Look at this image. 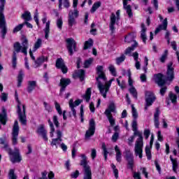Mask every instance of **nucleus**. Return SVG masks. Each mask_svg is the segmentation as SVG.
<instances>
[{"label": "nucleus", "instance_id": "obj_2", "mask_svg": "<svg viewBox=\"0 0 179 179\" xmlns=\"http://www.w3.org/2000/svg\"><path fill=\"white\" fill-rule=\"evenodd\" d=\"M22 44L19 42H15L13 44L14 51L13 53V68L15 69L16 68V65L17 64V57L16 54H19V52H22L24 55H27V49L29 48V40L26 36H22Z\"/></svg>", "mask_w": 179, "mask_h": 179}, {"label": "nucleus", "instance_id": "obj_56", "mask_svg": "<svg viewBox=\"0 0 179 179\" xmlns=\"http://www.w3.org/2000/svg\"><path fill=\"white\" fill-rule=\"evenodd\" d=\"M0 145H2L3 146L9 145L8 141L6 140V137L0 138Z\"/></svg>", "mask_w": 179, "mask_h": 179}, {"label": "nucleus", "instance_id": "obj_39", "mask_svg": "<svg viewBox=\"0 0 179 179\" xmlns=\"http://www.w3.org/2000/svg\"><path fill=\"white\" fill-rule=\"evenodd\" d=\"M43 43V41H41V38H38L36 42L34 44L33 52H35V51H37L40 47H41V44Z\"/></svg>", "mask_w": 179, "mask_h": 179}, {"label": "nucleus", "instance_id": "obj_62", "mask_svg": "<svg viewBox=\"0 0 179 179\" xmlns=\"http://www.w3.org/2000/svg\"><path fill=\"white\" fill-rule=\"evenodd\" d=\"M71 177V178H78L79 177V171L76 170L75 172H73Z\"/></svg>", "mask_w": 179, "mask_h": 179}, {"label": "nucleus", "instance_id": "obj_63", "mask_svg": "<svg viewBox=\"0 0 179 179\" xmlns=\"http://www.w3.org/2000/svg\"><path fill=\"white\" fill-rule=\"evenodd\" d=\"M134 179H141L140 172H134L133 176Z\"/></svg>", "mask_w": 179, "mask_h": 179}, {"label": "nucleus", "instance_id": "obj_52", "mask_svg": "<svg viewBox=\"0 0 179 179\" xmlns=\"http://www.w3.org/2000/svg\"><path fill=\"white\" fill-rule=\"evenodd\" d=\"M125 61V55H122L120 57L116 58V64L117 65H120L122 62H124Z\"/></svg>", "mask_w": 179, "mask_h": 179}, {"label": "nucleus", "instance_id": "obj_3", "mask_svg": "<svg viewBox=\"0 0 179 179\" xmlns=\"http://www.w3.org/2000/svg\"><path fill=\"white\" fill-rule=\"evenodd\" d=\"M15 100L17 102V113L18 114V117L20 122L22 125H26L27 124V120H26V106L22 105V102L19 100L17 96V92H15Z\"/></svg>", "mask_w": 179, "mask_h": 179}, {"label": "nucleus", "instance_id": "obj_9", "mask_svg": "<svg viewBox=\"0 0 179 179\" xmlns=\"http://www.w3.org/2000/svg\"><path fill=\"white\" fill-rule=\"evenodd\" d=\"M116 16H115V13H112L110 15V21L109 23V29H110L111 33H114L115 31V23H116L117 20H120V10H117L116 11Z\"/></svg>", "mask_w": 179, "mask_h": 179}, {"label": "nucleus", "instance_id": "obj_12", "mask_svg": "<svg viewBox=\"0 0 179 179\" xmlns=\"http://www.w3.org/2000/svg\"><path fill=\"white\" fill-rule=\"evenodd\" d=\"M17 136H19V123L15 120L13 126L12 142L13 145H17Z\"/></svg>", "mask_w": 179, "mask_h": 179}, {"label": "nucleus", "instance_id": "obj_48", "mask_svg": "<svg viewBox=\"0 0 179 179\" xmlns=\"http://www.w3.org/2000/svg\"><path fill=\"white\" fill-rule=\"evenodd\" d=\"M110 124V127H114L115 125V119H114V117H113V115H106Z\"/></svg>", "mask_w": 179, "mask_h": 179}, {"label": "nucleus", "instance_id": "obj_58", "mask_svg": "<svg viewBox=\"0 0 179 179\" xmlns=\"http://www.w3.org/2000/svg\"><path fill=\"white\" fill-rule=\"evenodd\" d=\"M92 62H93V59H89L86 60L84 63V68H89V66L92 65Z\"/></svg>", "mask_w": 179, "mask_h": 179}, {"label": "nucleus", "instance_id": "obj_5", "mask_svg": "<svg viewBox=\"0 0 179 179\" xmlns=\"http://www.w3.org/2000/svg\"><path fill=\"white\" fill-rule=\"evenodd\" d=\"M2 149H4V150L8 153L10 160L12 162V163H20V162H22V156H20L19 149L15 148L14 152H12V149L9 147V144L3 146Z\"/></svg>", "mask_w": 179, "mask_h": 179}, {"label": "nucleus", "instance_id": "obj_18", "mask_svg": "<svg viewBox=\"0 0 179 179\" xmlns=\"http://www.w3.org/2000/svg\"><path fill=\"white\" fill-rule=\"evenodd\" d=\"M164 78V76L162 73H157L154 75V80L158 86L162 87V86H164L166 85V80L163 79Z\"/></svg>", "mask_w": 179, "mask_h": 179}, {"label": "nucleus", "instance_id": "obj_40", "mask_svg": "<svg viewBox=\"0 0 179 179\" xmlns=\"http://www.w3.org/2000/svg\"><path fill=\"white\" fill-rule=\"evenodd\" d=\"M134 38H135V35L134 34H129L124 38L125 43H132L134 41Z\"/></svg>", "mask_w": 179, "mask_h": 179}, {"label": "nucleus", "instance_id": "obj_35", "mask_svg": "<svg viewBox=\"0 0 179 179\" xmlns=\"http://www.w3.org/2000/svg\"><path fill=\"white\" fill-rule=\"evenodd\" d=\"M22 18L25 20V22H29V20H31V14L29 11H25L22 15Z\"/></svg>", "mask_w": 179, "mask_h": 179}, {"label": "nucleus", "instance_id": "obj_41", "mask_svg": "<svg viewBox=\"0 0 179 179\" xmlns=\"http://www.w3.org/2000/svg\"><path fill=\"white\" fill-rule=\"evenodd\" d=\"M167 57H169V50H166L164 52V54L159 58L160 62L164 64L166 62V59H167Z\"/></svg>", "mask_w": 179, "mask_h": 179}, {"label": "nucleus", "instance_id": "obj_8", "mask_svg": "<svg viewBox=\"0 0 179 179\" xmlns=\"http://www.w3.org/2000/svg\"><path fill=\"white\" fill-rule=\"evenodd\" d=\"M114 78L110 79L109 81L107 82L101 80V87L99 89L101 94H102L103 97L106 99L107 97V93H108V90H110V86H111V83H113Z\"/></svg>", "mask_w": 179, "mask_h": 179}, {"label": "nucleus", "instance_id": "obj_24", "mask_svg": "<svg viewBox=\"0 0 179 179\" xmlns=\"http://www.w3.org/2000/svg\"><path fill=\"white\" fill-rule=\"evenodd\" d=\"M160 117V109L159 108H157L155 109V113H154V123L155 128L159 129V127L160 125V122H159Z\"/></svg>", "mask_w": 179, "mask_h": 179}, {"label": "nucleus", "instance_id": "obj_14", "mask_svg": "<svg viewBox=\"0 0 179 179\" xmlns=\"http://www.w3.org/2000/svg\"><path fill=\"white\" fill-rule=\"evenodd\" d=\"M94 132H96V122L94 119H91L89 129L85 133V139H90V136H93Z\"/></svg>", "mask_w": 179, "mask_h": 179}, {"label": "nucleus", "instance_id": "obj_31", "mask_svg": "<svg viewBox=\"0 0 179 179\" xmlns=\"http://www.w3.org/2000/svg\"><path fill=\"white\" fill-rule=\"evenodd\" d=\"M136 47H138V42L134 41V44L132 45L131 47L127 48L125 50V51H124L125 55H128V54H131V52L134 51V50H135V48H136Z\"/></svg>", "mask_w": 179, "mask_h": 179}, {"label": "nucleus", "instance_id": "obj_11", "mask_svg": "<svg viewBox=\"0 0 179 179\" xmlns=\"http://www.w3.org/2000/svg\"><path fill=\"white\" fill-rule=\"evenodd\" d=\"M125 159L127 162V169L129 170H134L135 161H134V155L131 152V150L125 151Z\"/></svg>", "mask_w": 179, "mask_h": 179}, {"label": "nucleus", "instance_id": "obj_6", "mask_svg": "<svg viewBox=\"0 0 179 179\" xmlns=\"http://www.w3.org/2000/svg\"><path fill=\"white\" fill-rule=\"evenodd\" d=\"M81 157L83 159L80 161V165L83 167V179H92V169L87 164V157L83 154L81 155Z\"/></svg>", "mask_w": 179, "mask_h": 179}, {"label": "nucleus", "instance_id": "obj_64", "mask_svg": "<svg viewBox=\"0 0 179 179\" xmlns=\"http://www.w3.org/2000/svg\"><path fill=\"white\" fill-rule=\"evenodd\" d=\"M47 171H44L43 172L41 173V177L39 178L38 179H48V178H47Z\"/></svg>", "mask_w": 179, "mask_h": 179}, {"label": "nucleus", "instance_id": "obj_1", "mask_svg": "<svg viewBox=\"0 0 179 179\" xmlns=\"http://www.w3.org/2000/svg\"><path fill=\"white\" fill-rule=\"evenodd\" d=\"M131 127L134 132V136H138L135 142L134 153L136 156H138L140 159H142V153H143V136H142V132L138 131V122L136 119L133 120Z\"/></svg>", "mask_w": 179, "mask_h": 179}, {"label": "nucleus", "instance_id": "obj_53", "mask_svg": "<svg viewBox=\"0 0 179 179\" xmlns=\"http://www.w3.org/2000/svg\"><path fill=\"white\" fill-rule=\"evenodd\" d=\"M108 69L113 76H117V71H115V67L113 65H110Z\"/></svg>", "mask_w": 179, "mask_h": 179}, {"label": "nucleus", "instance_id": "obj_32", "mask_svg": "<svg viewBox=\"0 0 179 179\" xmlns=\"http://www.w3.org/2000/svg\"><path fill=\"white\" fill-rule=\"evenodd\" d=\"M62 5L64 8H69V0H59V8L62 9Z\"/></svg>", "mask_w": 179, "mask_h": 179}, {"label": "nucleus", "instance_id": "obj_61", "mask_svg": "<svg viewBox=\"0 0 179 179\" xmlns=\"http://www.w3.org/2000/svg\"><path fill=\"white\" fill-rule=\"evenodd\" d=\"M43 104L46 111H48V113H51L52 111V107L47 103V102H44Z\"/></svg>", "mask_w": 179, "mask_h": 179}, {"label": "nucleus", "instance_id": "obj_34", "mask_svg": "<svg viewBox=\"0 0 179 179\" xmlns=\"http://www.w3.org/2000/svg\"><path fill=\"white\" fill-rule=\"evenodd\" d=\"M23 76H24L23 71H20L17 76V87H20V86H22V83L23 82Z\"/></svg>", "mask_w": 179, "mask_h": 179}, {"label": "nucleus", "instance_id": "obj_50", "mask_svg": "<svg viewBox=\"0 0 179 179\" xmlns=\"http://www.w3.org/2000/svg\"><path fill=\"white\" fill-rule=\"evenodd\" d=\"M9 179H17V176L15 174V169H10L8 173Z\"/></svg>", "mask_w": 179, "mask_h": 179}, {"label": "nucleus", "instance_id": "obj_10", "mask_svg": "<svg viewBox=\"0 0 179 179\" xmlns=\"http://www.w3.org/2000/svg\"><path fill=\"white\" fill-rule=\"evenodd\" d=\"M156 100L155 94L150 91H145V110H148V107H150Z\"/></svg>", "mask_w": 179, "mask_h": 179}, {"label": "nucleus", "instance_id": "obj_43", "mask_svg": "<svg viewBox=\"0 0 179 179\" xmlns=\"http://www.w3.org/2000/svg\"><path fill=\"white\" fill-rule=\"evenodd\" d=\"M48 122L50 127V137H54V132H55V129L54 128V124H52V122H51V119L48 120Z\"/></svg>", "mask_w": 179, "mask_h": 179}, {"label": "nucleus", "instance_id": "obj_23", "mask_svg": "<svg viewBox=\"0 0 179 179\" xmlns=\"http://www.w3.org/2000/svg\"><path fill=\"white\" fill-rule=\"evenodd\" d=\"M48 61V57L45 56H41L38 57L36 59L34 60L35 68H38V66H41L43 62H47Z\"/></svg>", "mask_w": 179, "mask_h": 179}, {"label": "nucleus", "instance_id": "obj_60", "mask_svg": "<svg viewBox=\"0 0 179 179\" xmlns=\"http://www.w3.org/2000/svg\"><path fill=\"white\" fill-rule=\"evenodd\" d=\"M53 122L57 128L59 127V122H58V116H53Z\"/></svg>", "mask_w": 179, "mask_h": 179}, {"label": "nucleus", "instance_id": "obj_25", "mask_svg": "<svg viewBox=\"0 0 179 179\" xmlns=\"http://www.w3.org/2000/svg\"><path fill=\"white\" fill-rule=\"evenodd\" d=\"M111 113H117L115 103L114 102H111L108 106V108L106 109L104 114L105 115H112Z\"/></svg>", "mask_w": 179, "mask_h": 179}, {"label": "nucleus", "instance_id": "obj_57", "mask_svg": "<svg viewBox=\"0 0 179 179\" xmlns=\"http://www.w3.org/2000/svg\"><path fill=\"white\" fill-rule=\"evenodd\" d=\"M131 110H132V116L134 117V120L138 118V113L136 112V109L134 105H131Z\"/></svg>", "mask_w": 179, "mask_h": 179}, {"label": "nucleus", "instance_id": "obj_4", "mask_svg": "<svg viewBox=\"0 0 179 179\" xmlns=\"http://www.w3.org/2000/svg\"><path fill=\"white\" fill-rule=\"evenodd\" d=\"M0 29H1V37L5 38L6 33H8V28H6V20H5V15H3V9H5L6 0H0Z\"/></svg>", "mask_w": 179, "mask_h": 179}, {"label": "nucleus", "instance_id": "obj_29", "mask_svg": "<svg viewBox=\"0 0 179 179\" xmlns=\"http://www.w3.org/2000/svg\"><path fill=\"white\" fill-rule=\"evenodd\" d=\"M146 30H148V29L145 26V24L142 23L141 24V37L143 43H146V40H147Z\"/></svg>", "mask_w": 179, "mask_h": 179}, {"label": "nucleus", "instance_id": "obj_30", "mask_svg": "<svg viewBox=\"0 0 179 179\" xmlns=\"http://www.w3.org/2000/svg\"><path fill=\"white\" fill-rule=\"evenodd\" d=\"M171 162L173 164V171L174 173H177V170L178 169V162L176 159H173V157L170 156Z\"/></svg>", "mask_w": 179, "mask_h": 179}, {"label": "nucleus", "instance_id": "obj_37", "mask_svg": "<svg viewBox=\"0 0 179 179\" xmlns=\"http://www.w3.org/2000/svg\"><path fill=\"white\" fill-rule=\"evenodd\" d=\"M69 107L71 108V111L73 113V115L74 118H76V110H75V105H73V99H71L69 102Z\"/></svg>", "mask_w": 179, "mask_h": 179}, {"label": "nucleus", "instance_id": "obj_17", "mask_svg": "<svg viewBox=\"0 0 179 179\" xmlns=\"http://www.w3.org/2000/svg\"><path fill=\"white\" fill-rule=\"evenodd\" d=\"M56 68L57 69H61L63 73H66L68 72V67L65 65V62L62 58H59L56 61Z\"/></svg>", "mask_w": 179, "mask_h": 179}, {"label": "nucleus", "instance_id": "obj_21", "mask_svg": "<svg viewBox=\"0 0 179 179\" xmlns=\"http://www.w3.org/2000/svg\"><path fill=\"white\" fill-rule=\"evenodd\" d=\"M37 134L38 135H41L43 139L45 140V142L48 141V137H47V130L44 128V124H41L37 129Z\"/></svg>", "mask_w": 179, "mask_h": 179}, {"label": "nucleus", "instance_id": "obj_51", "mask_svg": "<svg viewBox=\"0 0 179 179\" xmlns=\"http://www.w3.org/2000/svg\"><path fill=\"white\" fill-rule=\"evenodd\" d=\"M129 92L131 93V94H132L134 99H138V92H136V89H135V87H131L129 89Z\"/></svg>", "mask_w": 179, "mask_h": 179}, {"label": "nucleus", "instance_id": "obj_36", "mask_svg": "<svg viewBox=\"0 0 179 179\" xmlns=\"http://www.w3.org/2000/svg\"><path fill=\"white\" fill-rule=\"evenodd\" d=\"M92 96V88H87L85 92V94L83 96L84 99H85L86 101H89L90 100V97Z\"/></svg>", "mask_w": 179, "mask_h": 179}, {"label": "nucleus", "instance_id": "obj_46", "mask_svg": "<svg viewBox=\"0 0 179 179\" xmlns=\"http://www.w3.org/2000/svg\"><path fill=\"white\" fill-rule=\"evenodd\" d=\"M93 46V40L92 38H90L88 41H85L84 45V50H87L88 48H90V47Z\"/></svg>", "mask_w": 179, "mask_h": 179}, {"label": "nucleus", "instance_id": "obj_44", "mask_svg": "<svg viewBox=\"0 0 179 179\" xmlns=\"http://www.w3.org/2000/svg\"><path fill=\"white\" fill-rule=\"evenodd\" d=\"M77 76L80 78L81 82L85 80V70L80 69L76 73Z\"/></svg>", "mask_w": 179, "mask_h": 179}, {"label": "nucleus", "instance_id": "obj_26", "mask_svg": "<svg viewBox=\"0 0 179 179\" xmlns=\"http://www.w3.org/2000/svg\"><path fill=\"white\" fill-rule=\"evenodd\" d=\"M167 18H165L162 22V24H160L156 29L155 31V34H157V33H159L161 30H167Z\"/></svg>", "mask_w": 179, "mask_h": 179}, {"label": "nucleus", "instance_id": "obj_42", "mask_svg": "<svg viewBox=\"0 0 179 179\" xmlns=\"http://www.w3.org/2000/svg\"><path fill=\"white\" fill-rule=\"evenodd\" d=\"M101 6V2L98 1L94 3L91 9V13H94V12H96V10H97V9H99V8H100Z\"/></svg>", "mask_w": 179, "mask_h": 179}, {"label": "nucleus", "instance_id": "obj_7", "mask_svg": "<svg viewBox=\"0 0 179 179\" xmlns=\"http://www.w3.org/2000/svg\"><path fill=\"white\" fill-rule=\"evenodd\" d=\"M103 67L102 66H98L96 67V73L98 75V77H96V85L98 89L101 90V80L103 82H106L107 80V77H106V74L104 73V71H103Z\"/></svg>", "mask_w": 179, "mask_h": 179}, {"label": "nucleus", "instance_id": "obj_55", "mask_svg": "<svg viewBox=\"0 0 179 179\" xmlns=\"http://www.w3.org/2000/svg\"><path fill=\"white\" fill-rule=\"evenodd\" d=\"M55 108H56L58 114H59V115H62V110L61 109V106L59 105V103H58V102L55 101Z\"/></svg>", "mask_w": 179, "mask_h": 179}, {"label": "nucleus", "instance_id": "obj_49", "mask_svg": "<svg viewBox=\"0 0 179 179\" xmlns=\"http://www.w3.org/2000/svg\"><path fill=\"white\" fill-rule=\"evenodd\" d=\"M102 150H103V156L105 160H107V156L108 155V151L107 150V147L106 146V143H102Z\"/></svg>", "mask_w": 179, "mask_h": 179}, {"label": "nucleus", "instance_id": "obj_47", "mask_svg": "<svg viewBox=\"0 0 179 179\" xmlns=\"http://www.w3.org/2000/svg\"><path fill=\"white\" fill-rule=\"evenodd\" d=\"M151 149L152 148L149 147V145L145 147V155L148 160L152 159V152L150 151Z\"/></svg>", "mask_w": 179, "mask_h": 179}, {"label": "nucleus", "instance_id": "obj_33", "mask_svg": "<svg viewBox=\"0 0 179 179\" xmlns=\"http://www.w3.org/2000/svg\"><path fill=\"white\" fill-rule=\"evenodd\" d=\"M115 151L116 152L117 162H118L119 163H121V156L122 154L121 153V150H120V148H118V145H115Z\"/></svg>", "mask_w": 179, "mask_h": 179}, {"label": "nucleus", "instance_id": "obj_45", "mask_svg": "<svg viewBox=\"0 0 179 179\" xmlns=\"http://www.w3.org/2000/svg\"><path fill=\"white\" fill-rule=\"evenodd\" d=\"M169 97L170 100L171 101V103H173V104H176L177 95H176V94H173V92H169Z\"/></svg>", "mask_w": 179, "mask_h": 179}, {"label": "nucleus", "instance_id": "obj_19", "mask_svg": "<svg viewBox=\"0 0 179 179\" xmlns=\"http://www.w3.org/2000/svg\"><path fill=\"white\" fill-rule=\"evenodd\" d=\"M71 85V79L62 78L60 80L59 86L60 89V96H62V92H65V89H66V86Z\"/></svg>", "mask_w": 179, "mask_h": 179}, {"label": "nucleus", "instance_id": "obj_16", "mask_svg": "<svg viewBox=\"0 0 179 179\" xmlns=\"http://www.w3.org/2000/svg\"><path fill=\"white\" fill-rule=\"evenodd\" d=\"M174 78V67H173V62H170L167 64L166 79L171 82Z\"/></svg>", "mask_w": 179, "mask_h": 179}, {"label": "nucleus", "instance_id": "obj_28", "mask_svg": "<svg viewBox=\"0 0 179 179\" xmlns=\"http://www.w3.org/2000/svg\"><path fill=\"white\" fill-rule=\"evenodd\" d=\"M2 113H3V114L0 113V121L1 122L2 124L6 125V122L8 121L6 110H5V108H3Z\"/></svg>", "mask_w": 179, "mask_h": 179}, {"label": "nucleus", "instance_id": "obj_20", "mask_svg": "<svg viewBox=\"0 0 179 179\" xmlns=\"http://www.w3.org/2000/svg\"><path fill=\"white\" fill-rule=\"evenodd\" d=\"M131 0H122L123 2V8L127 11V13L129 17H132L134 14L132 13V8L131 5H128V2H131Z\"/></svg>", "mask_w": 179, "mask_h": 179}, {"label": "nucleus", "instance_id": "obj_38", "mask_svg": "<svg viewBox=\"0 0 179 179\" xmlns=\"http://www.w3.org/2000/svg\"><path fill=\"white\" fill-rule=\"evenodd\" d=\"M50 21H48L46 22V25L44 29V31H45V38H46V40H48V35L50 34Z\"/></svg>", "mask_w": 179, "mask_h": 179}, {"label": "nucleus", "instance_id": "obj_54", "mask_svg": "<svg viewBox=\"0 0 179 179\" xmlns=\"http://www.w3.org/2000/svg\"><path fill=\"white\" fill-rule=\"evenodd\" d=\"M23 26H24V24H18L13 29V33H17V31H20V30L23 29Z\"/></svg>", "mask_w": 179, "mask_h": 179}, {"label": "nucleus", "instance_id": "obj_22", "mask_svg": "<svg viewBox=\"0 0 179 179\" xmlns=\"http://www.w3.org/2000/svg\"><path fill=\"white\" fill-rule=\"evenodd\" d=\"M57 138H53L52 140L51 145L57 146V145H59L62 142V132L60 130H57Z\"/></svg>", "mask_w": 179, "mask_h": 179}, {"label": "nucleus", "instance_id": "obj_13", "mask_svg": "<svg viewBox=\"0 0 179 179\" xmlns=\"http://www.w3.org/2000/svg\"><path fill=\"white\" fill-rule=\"evenodd\" d=\"M78 16H79V11L78 9H75L74 11H69L68 23L70 27H72L73 24H76V20H75V19H76Z\"/></svg>", "mask_w": 179, "mask_h": 179}, {"label": "nucleus", "instance_id": "obj_27", "mask_svg": "<svg viewBox=\"0 0 179 179\" xmlns=\"http://www.w3.org/2000/svg\"><path fill=\"white\" fill-rule=\"evenodd\" d=\"M37 87V82L32 80V81H28V87H27V92L29 93H31L32 91L36 89Z\"/></svg>", "mask_w": 179, "mask_h": 179}, {"label": "nucleus", "instance_id": "obj_15", "mask_svg": "<svg viewBox=\"0 0 179 179\" xmlns=\"http://www.w3.org/2000/svg\"><path fill=\"white\" fill-rule=\"evenodd\" d=\"M66 48L70 55H73V51H76V41L72 38L66 40Z\"/></svg>", "mask_w": 179, "mask_h": 179}, {"label": "nucleus", "instance_id": "obj_59", "mask_svg": "<svg viewBox=\"0 0 179 179\" xmlns=\"http://www.w3.org/2000/svg\"><path fill=\"white\" fill-rule=\"evenodd\" d=\"M62 24H63L62 18L57 19V26L58 29H59V30H62Z\"/></svg>", "mask_w": 179, "mask_h": 179}]
</instances>
